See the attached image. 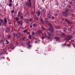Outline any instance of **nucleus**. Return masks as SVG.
<instances>
[{"mask_svg":"<svg viewBox=\"0 0 75 75\" xmlns=\"http://www.w3.org/2000/svg\"><path fill=\"white\" fill-rule=\"evenodd\" d=\"M28 37L30 39H31V36L30 35H29L28 36Z\"/></svg>","mask_w":75,"mask_h":75,"instance_id":"nucleus-36","label":"nucleus"},{"mask_svg":"<svg viewBox=\"0 0 75 75\" xmlns=\"http://www.w3.org/2000/svg\"><path fill=\"white\" fill-rule=\"evenodd\" d=\"M61 35L62 36H64V37H65L66 36V35L64 33H62Z\"/></svg>","mask_w":75,"mask_h":75,"instance_id":"nucleus-19","label":"nucleus"},{"mask_svg":"<svg viewBox=\"0 0 75 75\" xmlns=\"http://www.w3.org/2000/svg\"><path fill=\"white\" fill-rule=\"evenodd\" d=\"M4 26H7V23H4Z\"/></svg>","mask_w":75,"mask_h":75,"instance_id":"nucleus-29","label":"nucleus"},{"mask_svg":"<svg viewBox=\"0 0 75 75\" xmlns=\"http://www.w3.org/2000/svg\"><path fill=\"white\" fill-rule=\"evenodd\" d=\"M41 28L43 31H45V30H46L45 29L44 27V26H41Z\"/></svg>","mask_w":75,"mask_h":75,"instance_id":"nucleus-13","label":"nucleus"},{"mask_svg":"<svg viewBox=\"0 0 75 75\" xmlns=\"http://www.w3.org/2000/svg\"><path fill=\"white\" fill-rule=\"evenodd\" d=\"M17 23H18V25L19 24H19H20L21 25H22L23 24V22L21 21H18Z\"/></svg>","mask_w":75,"mask_h":75,"instance_id":"nucleus-9","label":"nucleus"},{"mask_svg":"<svg viewBox=\"0 0 75 75\" xmlns=\"http://www.w3.org/2000/svg\"><path fill=\"white\" fill-rule=\"evenodd\" d=\"M30 27L31 28H32V26L31 25H30Z\"/></svg>","mask_w":75,"mask_h":75,"instance_id":"nucleus-51","label":"nucleus"},{"mask_svg":"<svg viewBox=\"0 0 75 75\" xmlns=\"http://www.w3.org/2000/svg\"><path fill=\"white\" fill-rule=\"evenodd\" d=\"M11 35H9L8 37V39H10V38H11Z\"/></svg>","mask_w":75,"mask_h":75,"instance_id":"nucleus-22","label":"nucleus"},{"mask_svg":"<svg viewBox=\"0 0 75 75\" xmlns=\"http://www.w3.org/2000/svg\"><path fill=\"white\" fill-rule=\"evenodd\" d=\"M67 47H70V45L69 44L67 45Z\"/></svg>","mask_w":75,"mask_h":75,"instance_id":"nucleus-49","label":"nucleus"},{"mask_svg":"<svg viewBox=\"0 0 75 75\" xmlns=\"http://www.w3.org/2000/svg\"><path fill=\"white\" fill-rule=\"evenodd\" d=\"M71 30V28H69V29H68L69 31H70V30Z\"/></svg>","mask_w":75,"mask_h":75,"instance_id":"nucleus-47","label":"nucleus"},{"mask_svg":"<svg viewBox=\"0 0 75 75\" xmlns=\"http://www.w3.org/2000/svg\"><path fill=\"white\" fill-rule=\"evenodd\" d=\"M19 35L21 36H23V34H22L20 33V34H19Z\"/></svg>","mask_w":75,"mask_h":75,"instance_id":"nucleus-39","label":"nucleus"},{"mask_svg":"<svg viewBox=\"0 0 75 75\" xmlns=\"http://www.w3.org/2000/svg\"><path fill=\"white\" fill-rule=\"evenodd\" d=\"M70 12H71V11L69 10H67L66 11H63L62 12V14L63 16L68 17V16L71 14V13H70Z\"/></svg>","mask_w":75,"mask_h":75,"instance_id":"nucleus-1","label":"nucleus"},{"mask_svg":"<svg viewBox=\"0 0 75 75\" xmlns=\"http://www.w3.org/2000/svg\"><path fill=\"white\" fill-rule=\"evenodd\" d=\"M54 16H58V13H57L54 14Z\"/></svg>","mask_w":75,"mask_h":75,"instance_id":"nucleus-35","label":"nucleus"},{"mask_svg":"<svg viewBox=\"0 0 75 75\" xmlns=\"http://www.w3.org/2000/svg\"><path fill=\"white\" fill-rule=\"evenodd\" d=\"M0 21H1V23H3V20L0 19Z\"/></svg>","mask_w":75,"mask_h":75,"instance_id":"nucleus-38","label":"nucleus"},{"mask_svg":"<svg viewBox=\"0 0 75 75\" xmlns=\"http://www.w3.org/2000/svg\"><path fill=\"white\" fill-rule=\"evenodd\" d=\"M45 23H48L49 22L48 21V19H47V18H45Z\"/></svg>","mask_w":75,"mask_h":75,"instance_id":"nucleus-11","label":"nucleus"},{"mask_svg":"<svg viewBox=\"0 0 75 75\" xmlns=\"http://www.w3.org/2000/svg\"><path fill=\"white\" fill-rule=\"evenodd\" d=\"M0 26H1V22H0Z\"/></svg>","mask_w":75,"mask_h":75,"instance_id":"nucleus-48","label":"nucleus"},{"mask_svg":"<svg viewBox=\"0 0 75 75\" xmlns=\"http://www.w3.org/2000/svg\"><path fill=\"white\" fill-rule=\"evenodd\" d=\"M44 10H45V8H43L42 10V12H44Z\"/></svg>","mask_w":75,"mask_h":75,"instance_id":"nucleus-33","label":"nucleus"},{"mask_svg":"<svg viewBox=\"0 0 75 75\" xmlns=\"http://www.w3.org/2000/svg\"><path fill=\"white\" fill-rule=\"evenodd\" d=\"M25 4L28 7H30L31 6V0H28L27 2L25 3Z\"/></svg>","mask_w":75,"mask_h":75,"instance_id":"nucleus-3","label":"nucleus"},{"mask_svg":"<svg viewBox=\"0 0 75 75\" xmlns=\"http://www.w3.org/2000/svg\"><path fill=\"white\" fill-rule=\"evenodd\" d=\"M34 19L35 21H37V20L38 19V18L37 17H36V16H35L34 17Z\"/></svg>","mask_w":75,"mask_h":75,"instance_id":"nucleus-12","label":"nucleus"},{"mask_svg":"<svg viewBox=\"0 0 75 75\" xmlns=\"http://www.w3.org/2000/svg\"><path fill=\"white\" fill-rule=\"evenodd\" d=\"M72 36L71 35H67L65 38V40H70V39H72Z\"/></svg>","mask_w":75,"mask_h":75,"instance_id":"nucleus-4","label":"nucleus"},{"mask_svg":"<svg viewBox=\"0 0 75 75\" xmlns=\"http://www.w3.org/2000/svg\"><path fill=\"white\" fill-rule=\"evenodd\" d=\"M21 52H23V50H21Z\"/></svg>","mask_w":75,"mask_h":75,"instance_id":"nucleus-61","label":"nucleus"},{"mask_svg":"<svg viewBox=\"0 0 75 75\" xmlns=\"http://www.w3.org/2000/svg\"><path fill=\"white\" fill-rule=\"evenodd\" d=\"M10 30H11L10 29V28L9 27L7 28L6 29V33H9V32H10Z\"/></svg>","mask_w":75,"mask_h":75,"instance_id":"nucleus-6","label":"nucleus"},{"mask_svg":"<svg viewBox=\"0 0 75 75\" xmlns=\"http://www.w3.org/2000/svg\"><path fill=\"white\" fill-rule=\"evenodd\" d=\"M1 12V9H0V12Z\"/></svg>","mask_w":75,"mask_h":75,"instance_id":"nucleus-64","label":"nucleus"},{"mask_svg":"<svg viewBox=\"0 0 75 75\" xmlns=\"http://www.w3.org/2000/svg\"><path fill=\"white\" fill-rule=\"evenodd\" d=\"M47 33L49 35V36H47V38L48 40H50L52 36V34H51V33H50V30H47Z\"/></svg>","mask_w":75,"mask_h":75,"instance_id":"nucleus-2","label":"nucleus"},{"mask_svg":"<svg viewBox=\"0 0 75 75\" xmlns=\"http://www.w3.org/2000/svg\"><path fill=\"white\" fill-rule=\"evenodd\" d=\"M55 39L57 41H58L59 40V38L58 37H56L55 38Z\"/></svg>","mask_w":75,"mask_h":75,"instance_id":"nucleus-17","label":"nucleus"},{"mask_svg":"<svg viewBox=\"0 0 75 75\" xmlns=\"http://www.w3.org/2000/svg\"><path fill=\"white\" fill-rule=\"evenodd\" d=\"M21 18H23V16H21Z\"/></svg>","mask_w":75,"mask_h":75,"instance_id":"nucleus-55","label":"nucleus"},{"mask_svg":"<svg viewBox=\"0 0 75 75\" xmlns=\"http://www.w3.org/2000/svg\"><path fill=\"white\" fill-rule=\"evenodd\" d=\"M21 16H22V15L20 13V11H19L18 12V15H17V17H20Z\"/></svg>","mask_w":75,"mask_h":75,"instance_id":"nucleus-10","label":"nucleus"},{"mask_svg":"<svg viewBox=\"0 0 75 75\" xmlns=\"http://www.w3.org/2000/svg\"><path fill=\"white\" fill-rule=\"evenodd\" d=\"M47 30H49V31H50V33L51 32H53L54 31V29L51 27H49V29Z\"/></svg>","mask_w":75,"mask_h":75,"instance_id":"nucleus-5","label":"nucleus"},{"mask_svg":"<svg viewBox=\"0 0 75 75\" xmlns=\"http://www.w3.org/2000/svg\"><path fill=\"white\" fill-rule=\"evenodd\" d=\"M35 43H37V41H35Z\"/></svg>","mask_w":75,"mask_h":75,"instance_id":"nucleus-56","label":"nucleus"},{"mask_svg":"<svg viewBox=\"0 0 75 75\" xmlns=\"http://www.w3.org/2000/svg\"><path fill=\"white\" fill-rule=\"evenodd\" d=\"M62 20H63V21H64V19L62 18Z\"/></svg>","mask_w":75,"mask_h":75,"instance_id":"nucleus-54","label":"nucleus"},{"mask_svg":"<svg viewBox=\"0 0 75 75\" xmlns=\"http://www.w3.org/2000/svg\"><path fill=\"white\" fill-rule=\"evenodd\" d=\"M29 47H31V45H29Z\"/></svg>","mask_w":75,"mask_h":75,"instance_id":"nucleus-58","label":"nucleus"},{"mask_svg":"<svg viewBox=\"0 0 75 75\" xmlns=\"http://www.w3.org/2000/svg\"><path fill=\"white\" fill-rule=\"evenodd\" d=\"M28 12L27 13H26L25 15V16H27L28 15Z\"/></svg>","mask_w":75,"mask_h":75,"instance_id":"nucleus-45","label":"nucleus"},{"mask_svg":"<svg viewBox=\"0 0 75 75\" xmlns=\"http://www.w3.org/2000/svg\"><path fill=\"white\" fill-rule=\"evenodd\" d=\"M43 36L42 37V39L43 40H44V38H46V37H47V34H46V33H44L43 34Z\"/></svg>","mask_w":75,"mask_h":75,"instance_id":"nucleus-7","label":"nucleus"},{"mask_svg":"<svg viewBox=\"0 0 75 75\" xmlns=\"http://www.w3.org/2000/svg\"><path fill=\"white\" fill-rule=\"evenodd\" d=\"M48 25L49 26H50V27H51V26H52V25H51V23H50V22H48Z\"/></svg>","mask_w":75,"mask_h":75,"instance_id":"nucleus-21","label":"nucleus"},{"mask_svg":"<svg viewBox=\"0 0 75 75\" xmlns=\"http://www.w3.org/2000/svg\"><path fill=\"white\" fill-rule=\"evenodd\" d=\"M59 27H58V28H58V29H59Z\"/></svg>","mask_w":75,"mask_h":75,"instance_id":"nucleus-63","label":"nucleus"},{"mask_svg":"<svg viewBox=\"0 0 75 75\" xmlns=\"http://www.w3.org/2000/svg\"><path fill=\"white\" fill-rule=\"evenodd\" d=\"M10 3H12V0H10Z\"/></svg>","mask_w":75,"mask_h":75,"instance_id":"nucleus-50","label":"nucleus"},{"mask_svg":"<svg viewBox=\"0 0 75 75\" xmlns=\"http://www.w3.org/2000/svg\"><path fill=\"white\" fill-rule=\"evenodd\" d=\"M66 30H67V28H64V31H65V32Z\"/></svg>","mask_w":75,"mask_h":75,"instance_id":"nucleus-32","label":"nucleus"},{"mask_svg":"<svg viewBox=\"0 0 75 75\" xmlns=\"http://www.w3.org/2000/svg\"><path fill=\"white\" fill-rule=\"evenodd\" d=\"M29 19H30V22H31V21H33V18H32Z\"/></svg>","mask_w":75,"mask_h":75,"instance_id":"nucleus-28","label":"nucleus"},{"mask_svg":"<svg viewBox=\"0 0 75 75\" xmlns=\"http://www.w3.org/2000/svg\"><path fill=\"white\" fill-rule=\"evenodd\" d=\"M38 33L39 34H40V33H41L42 32L40 30H38Z\"/></svg>","mask_w":75,"mask_h":75,"instance_id":"nucleus-27","label":"nucleus"},{"mask_svg":"<svg viewBox=\"0 0 75 75\" xmlns=\"http://www.w3.org/2000/svg\"><path fill=\"white\" fill-rule=\"evenodd\" d=\"M16 44H17V45H18V42L16 43Z\"/></svg>","mask_w":75,"mask_h":75,"instance_id":"nucleus-62","label":"nucleus"},{"mask_svg":"<svg viewBox=\"0 0 75 75\" xmlns=\"http://www.w3.org/2000/svg\"><path fill=\"white\" fill-rule=\"evenodd\" d=\"M23 38V39L22 41H25V40L26 39V37H24Z\"/></svg>","mask_w":75,"mask_h":75,"instance_id":"nucleus-23","label":"nucleus"},{"mask_svg":"<svg viewBox=\"0 0 75 75\" xmlns=\"http://www.w3.org/2000/svg\"><path fill=\"white\" fill-rule=\"evenodd\" d=\"M66 4L65 3V2H63L62 3V7H65V6Z\"/></svg>","mask_w":75,"mask_h":75,"instance_id":"nucleus-14","label":"nucleus"},{"mask_svg":"<svg viewBox=\"0 0 75 75\" xmlns=\"http://www.w3.org/2000/svg\"><path fill=\"white\" fill-rule=\"evenodd\" d=\"M27 23H29V22H31L30 21V19H28L27 20Z\"/></svg>","mask_w":75,"mask_h":75,"instance_id":"nucleus-25","label":"nucleus"},{"mask_svg":"<svg viewBox=\"0 0 75 75\" xmlns=\"http://www.w3.org/2000/svg\"><path fill=\"white\" fill-rule=\"evenodd\" d=\"M1 37V35H0V38Z\"/></svg>","mask_w":75,"mask_h":75,"instance_id":"nucleus-59","label":"nucleus"},{"mask_svg":"<svg viewBox=\"0 0 75 75\" xmlns=\"http://www.w3.org/2000/svg\"><path fill=\"white\" fill-rule=\"evenodd\" d=\"M4 23H7V19H6L5 18H4Z\"/></svg>","mask_w":75,"mask_h":75,"instance_id":"nucleus-18","label":"nucleus"},{"mask_svg":"<svg viewBox=\"0 0 75 75\" xmlns=\"http://www.w3.org/2000/svg\"><path fill=\"white\" fill-rule=\"evenodd\" d=\"M2 6H1V4L0 5V7H1Z\"/></svg>","mask_w":75,"mask_h":75,"instance_id":"nucleus-60","label":"nucleus"},{"mask_svg":"<svg viewBox=\"0 0 75 75\" xmlns=\"http://www.w3.org/2000/svg\"><path fill=\"white\" fill-rule=\"evenodd\" d=\"M16 18V21H18V20H20L19 18H18V17Z\"/></svg>","mask_w":75,"mask_h":75,"instance_id":"nucleus-26","label":"nucleus"},{"mask_svg":"<svg viewBox=\"0 0 75 75\" xmlns=\"http://www.w3.org/2000/svg\"><path fill=\"white\" fill-rule=\"evenodd\" d=\"M67 7H69V8H71V5H68L67 6Z\"/></svg>","mask_w":75,"mask_h":75,"instance_id":"nucleus-44","label":"nucleus"},{"mask_svg":"<svg viewBox=\"0 0 75 75\" xmlns=\"http://www.w3.org/2000/svg\"><path fill=\"white\" fill-rule=\"evenodd\" d=\"M52 20H54V18H55L54 16H52Z\"/></svg>","mask_w":75,"mask_h":75,"instance_id":"nucleus-40","label":"nucleus"},{"mask_svg":"<svg viewBox=\"0 0 75 75\" xmlns=\"http://www.w3.org/2000/svg\"><path fill=\"white\" fill-rule=\"evenodd\" d=\"M41 21L42 22L43 24L44 23V22H43V20H42V19H41Z\"/></svg>","mask_w":75,"mask_h":75,"instance_id":"nucleus-37","label":"nucleus"},{"mask_svg":"<svg viewBox=\"0 0 75 75\" xmlns=\"http://www.w3.org/2000/svg\"><path fill=\"white\" fill-rule=\"evenodd\" d=\"M72 28H73V26H71V27L70 28L71 29H72Z\"/></svg>","mask_w":75,"mask_h":75,"instance_id":"nucleus-57","label":"nucleus"},{"mask_svg":"<svg viewBox=\"0 0 75 75\" xmlns=\"http://www.w3.org/2000/svg\"><path fill=\"white\" fill-rule=\"evenodd\" d=\"M65 21H67L68 24H71V23L69 22L68 20H67V19H65Z\"/></svg>","mask_w":75,"mask_h":75,"instance_id":"nucleus-8","label":"nucleus"},{"mask_svg":"<svg viewBox=\"0 0 75 75\" xmlns=\"http://www.w3.org/2000/svg\"><path fill=\"white\" fill-rule=\"evenodd\" d=\"M69 4H72V2H71V1H69Z\"/></svg>","mask_w":75,"mask_h":75,"instance_id":"nucleus-42","label":"nucleus"},{"mask_svg":"<svg viewBox=\"0 0 75 75\" xmlns=\"http://www.w3.org/2000/svg\"><path fill=\"white\" fill-rule=\"evenodd\" d=\"M6 43H5L6 44H8L9 43V42L7 41V40H6Z\"/></svg>","mask_w":75,"mask_h":75,"instance_id":"nucleus-24","label":"nucleus"},{"mask_svg":"<svg viewBox=\"0 0 75 75\" xmlns=\"http://www.w3.org/2000/svg\"><path fill=\"white\" fill-rule=\"evenodd\" d=\"M11 24V22H9V24Z\"/></svg>","mask_w":75,"mask_h":75,"instance_id":"nucleus-52","label":"nucleus"},{"mask_svg":"<svg viewBox=\"0 0 75 75\" xmlns=\"http://www.w3.org/2000/svg\"><path fill=\"white\" fill-rule=\"evenodd\" d=\"M11 13H14L15 12H14V11L12 10V11H11Z\"/></svg>","mask_w":75,"mask_h":75,"instance_id":"nucleus-34","label":"nucleus"},{"mask_svg":"<svg viewBox=\"0 0 75 75\" xmlns=\"http://www.w3.org/2000/svg\"><path fill=\"white\" fill-rule=\"evenodd\" d=\"M16 37H17L18 38H20V36L19 35V34H17L16 35Z\"/></svg>","mask_w":75,"mask_h":75,"instance_id":"nucleus-20","label":"nucleus"},{"mask_svg":"<svg viewBox=\"0 0 75 75\" xmlns=\"http://www.w3.org/2000/svg\"><path fill=\"white\" fill-rule=\"evenodd\" d=\"M66 45V43H64V44L62 45V46H65Z\"/></svg>","mask_w":75,"mask_h":75,"instance_id":"nucleus-41","label":"nucleus"},{"mask_svg":"<svg viewBox=\"0 0 75 75\" xmlns=\"http://www.w3.org/2000/svg\"><path fill=\"white\" fill-rule=\"evenodd\" d=\"M42 1L43 3H44V1H45V0H42Z\"/></svg>","mask_w":75,"mask_h":75,"instance_id":"nucleus-53","label":"nucleus"},{"mask_svg":"<svg viewBox=\"0 0 75 75\" xmlns=\"http://www.w3.org/2000/svg\"><path fill=\"white\" fill-rule=\"evenodd\" d=\"M12 5V4H11V3H10L8 4V6H9V7H11Z\"/></svg>","mask_w":75,"mask_h":75,"instance_id":"nucleus-31","label":"nucleus"},{"mask_svg":"<svg viewBox=\"0 0 75 75\" xmlns=\"http://www.w3.org/2000/svg\"><path fill=\"white\" fill-rule=\"evenodd\" d=\"M32 34L33 35H34V32H32Z\"/></svg>","mask_w":75,"mask_h":75,"instance_id":"nucleus-46","label":"nucleus"},{"mask_svg":"<svg viewBox=\"0 0 75 75\" xmlns=\"http://www.w3.org/2000/svg\"><path fill=\"white\" fill-rule=\"evenodd\" d=\"M26 31H27V30H24L23 31V33H25V32H26Z\"/></svg>","mask_w":75,"mask_h":75,"instance_id":"nucleus-43","label":"nucleus"},{"mask_svg":"<svg viewBox=\"0 0 75 75\" xmlns=\"http://www.w3.org/2000/svg\"><path fill=\"white\" fill-rule=\"evenodd\" d=\"M33 26H34V27H37V24L36 23H35L33 25Z\"/></svg>","mask_w":75,"mask_h":75,"instance_id":"nucleus-30","label":"nucleus"},{"mask_svg":"<svg viewBox=\"0 0 75 75\" xmlns=\"http://www.w3.org/2000/svg\"><path fill=\"white\" fill-rule=\"evenodd\" d=\"M40 13H41L40 12V11H39L38 12V13H37V14H38L37 16H38V17H39V16H40Z\"/></svg>","mask_w":75,"mask_h":75,"instance_id":"nucleus-16","label":"nucleus"},{"mask_svg":"<svg viewBox=\"0 0 75 75\" xmlns=\"http://www.w3.org/2000/svg\"><path fill=\"white\" fill-rule=\"evenodd\" d=\"M51 17V14L50 13H48L47 14V17L48 18H50Z\"/></svg>","mask_w":75,"mask_h":75,"instance_id":"nucleus-15","label":"nucleus"}]
</instances>
